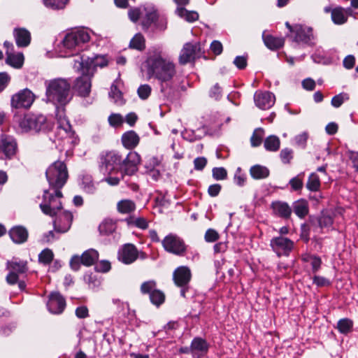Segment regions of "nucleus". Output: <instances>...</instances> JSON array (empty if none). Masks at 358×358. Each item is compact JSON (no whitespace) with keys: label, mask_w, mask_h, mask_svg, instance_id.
<instances>
[{"label":"nucleus","mask_w":358,"mask_h":358,"mask_svg":"<svg viewBox=\"0 0 358 358\" xmlns=\"http://www.w3.org/2000/svg\"><path fill=\"white\" fill-rule=\"evenodd\" d=\"M99 169L103 174H110L117 171L122 174L132 176L138 171L141 159L138 152L130 151L124 156L117 151L103 153L99 157Z\"/></svg>","instance_id":"nucleus-1"},{"label":"nucleus","mask_w":358,"mask_h":358,"mask_svg":"<svg viewBox=\"0 0 358 358\" xmlns=\"http://www.w3.org/2000/svg\"><path fill=\"white\" fill-rule=\"evenodd\" d=\"M145 66L148 78L157 79L162 84L171 80L176 73L173 62L163 57L161 52L158 51L147 57Z\"/></svg>","instance_id":"nucleus-2"},{"label":"nucleus","mask_w":358,"mask_h":358,"mask_svg":"<svg viewBox=\"0 0 358 358\" xmlns=\"http://www.w3.org/2000/svg\"><path fill=\"white\" fill-rule=\"evenodd\" d=\"M71 55L74 56L73 69L82 73L81 76L76 79L73 89L79 96H88L91 91L93 66L99 64L93 59H90V57L84 53L78 55L71 53Z\"/></svg>","instance_id":"nucleus-3"},{"label":"nucleus","mask_w":358,"mask_h":358,"mask_svg":"<svg viewBox=\"0 0 358 358\" xmlns=\"http://www.w3.org/2000/svg\"><path fill=\"white\" fill-rule=\"evenodd\" d=\"M46 97L55 104L65 106L71 99V84L63 78L52 79L45 82Z\"/></svg>","instance_id":"nucleus-4"},{"label":"nucleus","mask_w":358,"mask_h":358,"mask_svg":"<svg viewBox=\"0 0 358 358\" xmlns=\"http://www.w3.org/2000/svg\"><path fill=\"white\" fill-rule=\"evenodd\" d=\"M45 176L50 189H57V194L61 196V189L69 178L66 164L62 161L55 162L47 169Z\"/></svg>","instance_id":"nucleus-5"},{"label":"nucleus","mask_w":358,"mask_h":358,"mask_svg":"<svg viewBox=\"0 0 358 358\" xmlns=\"http://www.w3.org/2000/svg\"><path fill=\"white\" fill-rule=\"evenodd\" d=\"M19 127L22 131H45L52 128L46 116L42 114L27 113L19 121Z\"/></svg>","instance_id":"nucleus-6"},{"label":"nucleus","mask_w":358,"mask_h":358,"mask_svg":"<svg viewBox=\"0 0 358 358\" xmlns=\"http://www.w3.org/2000/svg\"><path fill=\"white\" fill-rule=\"evenodd\" d=\"M90 40V35L87 30L79 29L67 33L62 41V47L66 51L79 52L82 45L87 43Z\"/></svg>","instance_id":"nucleus-7"},{"label":"nucleus","mask_w":358,"mask_h":358,"mask_svg":"<svg viewBox=\"0 0 358 358\" xmlns=\"http://www.w3.org/2000/svg\"><path fill=\"white\" fill-rule=\"evenodd\" d=\"M52 190L54 191L52 193L49 189L44 190L43 201L40 204V208L42 212L50 217L56 215L62 208L60 199L63 195L59 196L57 194V189Z\"/></svg>","instance_id":"nucleus-8"},{"label":"nucleus","mask_w":358,"mask_h":358,"mask_svg":"<svg viewBox=\"0 0 358 358\" xmlns=\"http://www.w3.org/2000/svg\"><path fill=\"white\" fill-rule=\"evenodd\" d=\"M294 34L291 35L292 41L301 46H314L316 44V36L310 27L296 24H294Z\"/></svg>","instance_id":"nucleus-9"},{"label":"nucleus","mask_w":358,"mask_h":358,"mask_svg":"<svg viewBox=\"0 0 358 358\" xmlns=\"http://www.w3.org/2000/svg\"><path fill=\"white\" fill-rule=\"evenodd\" d=\"M164 250L178 256H184L187 251V245L182 238L174 234H169L162 241Z\"/></svg>","instance_id":"nucleus-10"},{"label":"nucleus","mask_w":358,"mask_h":358,"mask_svg":"<svg viewBox=\"0 0 358 358\" xmlns=\"http://www.w3.org/2000/svg\"><path fill=\"white\" fill-rule=\"evenodd\" d=\"M203 52L199 43H186L182 48L178 61L180 64L185 65L200 58Z\"/></svg>","instance_id":"nucleus-11"},{"label":"nucleus","mask_w":358,"mask_h":358,"mask_svg":"<svg viewBox=\"0 0 358 358\" xmlns=\"http://www.w3.org/2000/svg\"><path fill=\"white\" fill-rule=\"evenodd\" d=\"M18 151V145L15 138L9 134L0 135V154L4 159L10 160L15 157Z\"/></svg>","instance_id":"nucleus-12"},{"label":"nucleus","mask_w":358,"mask_h":358,"mask_svg":"<svg viewBox=\"0 0 358 358\" xmlns=\"http://www.w3.org/2000/svg\"><path fill=\"white\" fill-rule=\"evenodd\" d=\"M35 96L29 89H24L13 94L10 100L13 108L28 109L33 104Z\"/></svg>","instance_id":"nucleus-13"},{"label":"nucleus","mask_w":358,"mask_h":358,"mask_svg":"<svg viewBox=\"0 0 358 358\" xmlns=\"http://www.w3.org/2000/svg\"><path fill=\"white\" fill-rule=\"evenodd\" d=\"M294 245L292 240L283 236L273 238L270 242V246L278 257L289 256Z\"/></svg>","instance_id":"nucleus-14"},{"label":"nucleus","mask_w":358,"mask_h":358,"mask_svg":"<svg viewBox=\"0 0 358 358\" xmlns=\"http://www.w3.org/2000/svg\"><path fill=\"white\" fill-rule=\"evenodd\" d=\"M57 121V135L61 139H72L74 132L72 131L71 125L64 114V109H57L56 115Z\"/></svg>","instance_id":"nucleus-15"},{"label":"nucleus","mask_w":358,"mask_h":358,"mask_svg":"<svg viewBox=\"0 0 358 358\" xmlns=\"http://www.w3.org/2000/svg\"><path fill=\"white\" fill-rule=\"evenodd\" d=\"M138 257L137 248L131 243L123 245L118 250L117 259L124 264L134 263Z\"/></svg>","instance_id":"nucleus-16"},{"label":"nucleus","mask_w":358,"mask_h":358,"mask_svg":"<svg viewBox=\"0 0 358 358\" xmlns=\"http://www.w3.org/2000/svg\"><path fill=\"white\" fill-rule=\"evenodd\" d=\"M192 278V273L189 267L180 266L175 269L173 280L175 285L180 287H187Z\"/></svg>","instance_id":"nucleus-17"},{"label":"nucleus","mask_w":358,"mask_h":358,"mask_svg":"<svg viewBox=\"0 0 358 358\" xmlns=\"http://www.w3.org/2000/svg\"><path fill=\"white\" fill-rule=\"evenodd\" d=\"M66 300L59 292H53L50 296L47 303L48 310L53 314H61L66 308Z\"/></svg>","instance_id":"nucleus-18"},{"label":"nucleus","mask_w":358,"mask_h":358,"mask_svg":"<svg viewBox=\"0 0 358 358\" xmlns=\"http://www.w3.org/2000/svg\"><path fill=\"white\" fill-rule=\"evenodd\" d=\"M73 221V215L69 211L61 213L54 220V229L59 233H65L71 227Z\"/></svg>","instance_id":"nucleus-19"},{"label":"nucleus","mask_w":358,"mask_h":358,"mask_svg":"<svg viewBox=\"0 0 358 358\" xmlns=\"http://www.w3.org/2000/svg\"><path fill=\"white\" fill-rule=\"evenodd\" d=\"M256 106L262 110L272 107L275 103V96L269 92H256L254 95Z\"/></svg>","instance_id":"nucleus-20"},{"label":"nucleus","mask_w":358,"mask_h":358,"mask_svg":"<svg viewBox=\"0 0 358 358\" xmlns=\"http://www.w3.org/2000/svg\"><path fill=\"white\" fill-rule=\"evenodd\" d=\"M208 344L205 339L196 337L191 343L190 351L197 358H200L208 352Z\"/></svg>","instance_id":"nucleus-21"},{"label":"nucleus","mask_w":358,"mask_h":358,"mask_svg":"<svg viewBox=\"0 0 358 358\" xmlns=\"http://www.w3.org/2000/svg\"><path fill=\"white\" fill-rule=\"evenodd\" d=\"M271 208L275 216L285 220L290 217L292 212V208L287 203L280 201L273 202Z\"/></svg>","instance_id":"nucleus-22"},{"label":"nucleus","mask_w":358,"mask_h":358,"mask_svg":"<svg viewBox=\"0 0 358 358\" xmlns=\"http://www.w3.org/2000/svg\"><path fill=\"white\" fill-rule=\"evenodd\" d=\"M8 234L11 240L16 244L25 243L28 239V231L22 226H15L12 227Z\"/></svg>","instance_id":"nucleus-23"},{"label":"nucleus","mask_w":358,"mask_h":358,"mask_svg":"<svg viewBox=\"0 0 358 358\" xmlns=\"http://www.w3.org/2000/svg\"><path fill=\"white\" fill-rule=\"evenodd\" d=\"M121 141L125 148L133 150L139 144L140 137L136 131L130 130L122 135Z\"/></svg>","instance_id":"nucleus-24"},{"label":"nucleus","mask_w":358,"mask_h":358,"mask_svg":"<svg viewBox=\"0 0 358 358\" xmlns=\"http://www.w3.org/2000/svg\"><path fill=\"white\" fill-rule=\"evenodd\" d=\"M13 36L18 47H27L31 42V34L24 28H15Z\"/></svg>","instance_id":"nucleus-25"},{"label":"nucleus","mask_w":358,"mask_h":358,"mask_svg":"<svg viewBox=\"0 0 358 358\" xmlns=\"http://www.w3.org/2000/svg\"><path fill=\"white\" fill-rule=\"evenodd\" d=\"M351 9H344L342 7H337L331 10V19L336 24H343L348 20V16L350 13Z\"/></svg>","instance_id":"nucleus-26"},{"label":"nucleus","mask_w":358,"mask_h":358,"mask_svg":"<svg viewBox=\"0 0 358 358\" xmlns=\"http://www.w3.org/2000/svg\"><path fill=\"white\" fill-rule=\"evenodd\" d=\"M292 209L299 218L303 219L309 213L308 203L305 199H299L293 203Z\"/></svg>","instance_id":"nucleus-27"},{"label":"nucleus","mask_w":358,"mask_h":358,"mask_svg":"<svg viewBox=\"0 0 358 358\" xmlns=\"http://www.w3.org/2000/svg\"><path fill=\"white\" fill-rule=\"evenodd\" d=\"M266 46L272 50L280 49L284 45L285 39L282 37H275L272 35L263 36Z\"/></svg>","instance_id":"nucleus-28"},{"label":"nucleus","mask_w":358,"mask_h":358,"mask_svg":"<svg viewBox=\"0 0 358 358\" xmlns=\"http://www.w3.org/2000/svg\"><path fill=\"white\" fill-rule=\"evenodd\" d=\"M99 254L95 249H88L85 250L81 255L83 259V265L85 266H91L94 265L99 259Z\"/></svg>","instance_id":"nucleus-29"},{"label":"nucleus","mask_w":358,"mask_h":358,"mask_svg":"<svg viewBox=\"0 0 358 358\" xmlns=\"http://www.w3.org/2000/svg\"><path fill=\"white\" fill-rule=\"evenodd\" d=\"M116 222L111 219H105L99 226V233L103 236L112 234L116 229Z\"/></svg>","instance_id":"nucleus-30"},{"label":"nucleus","mask_w":358,"mask_h":358,"mask_svg":"<svg viewBox=\"0 0 358 358\" xmlns=\"http://www.w3.org/2000/svg\"><path fill=\"white\" fill-rule=\"evenodd\" d=\"M8 268L15 273L19 274L25 273L27 270V262L26 261H10L8 262Z\"/></svg>","instance_id":"nucleus-31"},{"label":"nucleus","mask_w":358,"mask_h":358,"mask_svg":"<svg viewBox=\"0 0 358 358\" xmlns=\"http://www.w3.org/2000/svg\"><path fill=\"white\" fill-rule=\"evenodd\" d=\"M129 47L141 52L145 50L146 46L144 36L141 33L136 34L131 39Z\"/></svg>","instance_id":"nucleus-32"},{"label":"nucleus","mask_w":358,"mask_h":358,"mask_svg":"<svg viewBox=\"0 0 358 358\" xmlns=\"http://www.w3.org/2000/svg\"><path fill=\"white\" fill-rule=\"evenodd\" d=\"M117 209L122 214H129L135 210L136 204L130 199H123L117 203Z\"/></svg>","instance_id":"nucleus-33"},{"label":"nucleus","mask_w":358,"mask_h":358,"mask_svg":"<svg viewBox=\"0 0 358 358\" xmlns=\"http://www.w3.org/2000/svg\"><path fill=\"white\" fill-rule=\"evenodd\" d=\"M113 303L117 306V313L123 317L133 316L135 313L134 310H131L128 303L122 302L118 299H113Z\"/></svg>","instance_id":"nucleus-34"},{"label":"nucleus","mask_w":358,"mask_h":358,"mask_svg":"<svg viewBox=\"0 0 358 358\" xmlns=\"http://www.w3.org/2000/svg\"><path fill=\"white\" fill-rule=\"evenodd\" d=\"M251 176L256 180L266 178L269 176V170L261 165H255L250 169Z\"/></svg>","instance_id":"nucleus-35"},{"label":"nucleus","mask_w":358,"mask_h":358,"mask_svg":"<svg viewBox=\"0 0 358 358\" xmlns=\"http://www.w3.org/2000/svg\"><path fill=\"white\" fill-rule=\"evenodd\" d=\"M176 13L178 16L185 19L189 22H195L199 19V14L196 11L187 10L184 7H178Z\"/></svg>","instance_id":"nucleus-36"},{"label":"nucleus","mask_w":358,"mask_h":358,"mask_svg":"<svg viewBox=\"0 0 358 358\" xmlns=\"http://www.w3.org/2000/svg\"><path fill=\"white\" fill-rule=\"evenodd\" d=\"M264 146L267 151L276 152L280 146V141L276 136H269L264 140Z\"/></svg>","instance_id":"nucleus-37"},{"label":"nucleus","mask_w":358,"mask_h":358,"mask_svg":"<svg viewBox=\"0 0 358 358\" xmlns=\"http://www.w3.org/2000/svg\"><path fill=\"white\" fill-rule=\"evenodd\" d=\"M158 13L153 10L148 12L142 20L141 25L144 31L148 30L153 24L155 26V21L157 20Z\"/></svg>","instance_id":"nucleus-38"},{"label":"nucleus","mask_w":358,"mask_h":358,"mask_svg":"<svg viewBox=\"0 0 358 358\" xmlns=\"http://www.w3.org/2000/svg\"><path fill=\"white\" fill-rule=\"evenodd\" d=\"M353 321L349 318H343L338 321L336 329L343 334L351 332L353 328Z\"/></svg>","instance_id":"nucleus-39"},{"label":"nucleus","mask_w":358,"mask_h":358,"mask_svg":"<svg viewBox=\"0 0 358 358\" xmlns=\"http://www.w3.org/2000/svg\"><path fill=\"white\" fill-rule=\"evenodd\" d=\"M6 63L16 69H20L24 63V55L22 53L8 54Z\"/></svg>","instance_id":"nucleus-40"},{"label":"nucleus","mask_w":358,"mask_h":358,"mask_svg":"<svg viewBox=\"0 0 358 358\" xmlns=\"http://www.w3.org/2000/svg\"><path fill=\"white\" fill-rule=\"evenodd\" d=\"M157 289H158L157 288V282L153 280L143 282L140 287V291L141 294L149 295V298Z\"/></svg>","instance_id":"nucleus-41"},{"label":"nucleus","mask_w":358,"mask_h":358,"mask_svg":"<svg viewBox=\"0 0 358 358\" xmlns=\"http://www.w3.org/2000/svg\"><path fill=\"white\" fill-rule=\"evenodd\" d=\"M43 4L48 8L59 10L64 9L69 0H43Z\"/></svg>","instance_id":"nucleus-42"},{"label":"nucleus","mask_w":358,"mask_h":358,"mask_svg":"<svg viewBox=\"0 0 358 358\" xmlns=\"http://www.w3.org/2000/svg\"><path fill=\"white\" fill-rule=\"evenodd\" d=\"M320 179L319 176L315 173H312L308 179L307 183H306V187L312 192H317L320 188Z\"/></svg>","instance_id":"nucleus-43"},{"label":"nucleus","mask_w":358,"mask_h":358,"mask_svg":"<svg viewBox=\"0 0 358 358\" xmlns=\"http://www.w3.org/2000/svg\"><path fill=\"white\" fill-rule=\"evenodd\" d=\"M54 258V254L52 250L45 248L38 255V262L44 265L50 264Z\"/></svg>","instance_id":"nucleus-44"},{"label":"nucleus","mask_w":358,"mask_h":358,"mask_svg":"<svg viewBox=\"0 0 358 358\" xmlns=\"http://www.w3.org/2000/svg\"><path fill=\"white\" fill-rule=\"evenodd\" d=\"M81 186L84 191L89 194L94 193L96 187L92 180V176H84L82 178Z\"/></svg>","instance_id":"nucleus-45"},{"label":"nucleus","mask_w":358,"mask_h":358,"mask_svg":"<svg viewBox=\"0 0 358 358\" xmlns=\"http://www.w3.org/2000/svg\"><path fill=\"white\" fill-rule=\"evenodd\" d=\"M165 294L160 289H157L150 297V302L156 307H159L165 301Z\"/></svg>","instance_id":"nucleus-46"},{"label":"nucleus","mask_w":358,"mask_h":358,"mask_svg":"<svg viewBox=\"0 0 358 358\" xmlns=\"http://www.w3.org/2000/svg\"><path fill=\"white\" fill-rule=\"evenodd\" d=\"M264 134V131L262 128H257L254 131L250 138V142L252 147H257L261 145Z\"/></svg>","instance_id":"nucleus-47"},{"label":"nucleus","mask_w":358,"mask_h":358,"mask_svg":"<svg viewBox=\"0 0 358 358\" xmlns=\"http://www.w3.org/2000/svg\"><path fill=\"white\" fill-rule=\"evenodd\" d=\"M127 221L129 224H133L141 229H145L148 227V222L144 217H131L127 219Z\"/></svg>","instance_id":"nucleus-48"},{"label":"nucleus","mask_w":358,"mask_h":358,"mask_svg":"<svg viewBox=\"0 0 358 358\" xmlns=\"http://www.w3.org/2000/svg\"><path fill=\"white\" fill-rule=\"evenodd\" d=\"M280 158L285 164H289L294 158L293 150L286 148L282 149L280 152Z\"/></svg>","instance_id":"nucleus-49"},{"label":"nucleus","mask_w":358,"mask_h":358,"mask_svg":"<svg viewBox=\"0 0 358 358\" xmlns=\"http://www.w3.org/2000/svg\"><path fill=\"white\" fill-rule=\"evenodd\" d=\"M308 133L307 131H303L301 134L296 136L294 137L295 144L302 148L304 149L306 147V143L308 138Z\"/></svg>","instance_id":"nucleus-50"},{"label":"nucleus","mask_w":358,"mask_h":358,"mask_svg":"<svg viewBox=\"0 0 358 358\" xmlns=\"http://www.w3.org/2000/svg\"><path fill=\"white\" fill-rule=\"evenodd\" d=\"M108 120L109 124L113 127H120L124 122L123 117L120 114H118V113H112L108 117Z\"/></svg>","instance_id":"nucleus-51"},{"label":"nucleus","mask_w":358,"mask_h":358,"mask_svg":"<svg viewBox=\"0 0 358 358\" xmlns=\"http://www.w3.org/2000/svg\"><path fill=\"white\" fill-rule=\"evenodd\" d=\"M151 91V87L148 84H145L139 86L137 90V93L141 99L145 100L150 96Z\"/></svg>","instance_id":"nucleus-52"},{"label":"nucleus","mask_w":358,"mask_h":358,"mask_svg":"<svg viewBox=\"0 0 358 358\" xmlns=\"http://www.w3.org/2000/svg\"><path fill=\"white\" fill-rule=\"evenodd\" d=\"M349 99V96L345 93H341L331 99V105L335 108L340 107L345 101Z\"/></svg>","instance_id":"nucleus-53"},{"label":"nucleus","mask_w":358,"mask_h":358,"mask_svg":"<svg viewBox=\"0 0 358 358\" xmlns=\"http://www.w3.org/2000/svg\"><path fill=\"white\" fill-rule=\"evenodd\" d=\"M320 228L329 227L333 224V218L330 215H323L317 219Z\"/></svg>","instance_id":"nucleus-54"},{"label":"nucleus","mask_w":358,"mask_h":358,"mask_svg":"<svg viewBox=\"0 0 358 358\" xmlns=\"http://www.w3.org/2000/svg\"><path fill=\"white\" fill-rule=\"evenodd\" d=\"M220 238L218 232L213 229H208L204 235V239L208 243H213Z\"/></svg>","instance_id":"nucleus-55"},{"label":"nucleus","mask_w":358,"mask_h":358,"mask_svg":"<svg viewBox=\"0 0 358 358\" xmlns=\"http://www.w3.org/2000/svg\"><path fill=\"white\" fill-rule=\"evenodd\" d=\"M227 172L223 167H216L213 169V177L217 180H224L227 178Z\"/></svg>","instance_id":"nucleus-56"},{"label":"nucleus","mask_w":358,"mask_h":358,"mask_svg":"<svg viewBox=\"0 0 358 358\" xmlns=\"http://www.w3.org/2000/svg\"><path fill=\"white\" fill-rule=\"evenodd\" d=\"M313 282L317 287H325V286H329L331 285V282L329 281V279H327L323 276L317 275H315L313 276Z\"/></svg>","instance_id":"nucleus-57"},{"label":"nucleus","mask_w":358,"mask_h":358,"mask_svg":"<svg viewBox=\"0 0 358 358\" xmlns=\"http://www.w3.org/2000/svg\"><path fill=\"white\" fill-rule=\"evenodd\" d=\"M110 268V263L107 260H102L99 262L95 266L96 271L101 273H106L109 271Z\"/></svg>","instance_id":"nucleus-58"},{"label":"nucleus","mask_w":358,"mask_h":358,"mask_svg":"<svg viewBox=\"0 0 358 358\" xmlns=\"http://www.w3.org/2000/svg\"><path fill=\"white\" fill-rule=\"evenodd\" d=\"M310 228L307 224H301L300 237L306 243L310 241Z\"/></svg>","instance_id":"nucleus-59"},{"label":"nucleus","mask_w":358,"mask_h":358,"mask_svg":"<svg viewBox=\"0 0 358 358\" xmlns=\"http://www.w3.org/2000/svg\"><path fill=\"white\" fill-rule=\"evenodd\" d=\"M83 264V259L81 256L74 255L70 260V266L71 269L77 271L80 269V265Z\"/></svg>","instance_id":"nucleus-60"},{"label":"nucleus","mask_w":358,"mask_h":358,"mask_svg":"<svg viewBox=\"0 0 358 358\" xmlns=\"http://www.w3.org/2000/svg\"><path fill=\"white\" fill-rule=\"evenodd\" d=\"M310 265L312 267V273H316L321 268V266L322 264V259L319 256L315 255L314 257L311 258Z\"/></svg>","instance_id":"nucleus-61"},{"label":"nucleus","mask_w":358,"mask_h":358,"mask_svg":"<svg viewBox=\"0 0 358 358\" xmlns=\"http://www.w3.org/2000/svg\"><path fill=\"white\" fill-rule=\"evenodd\" d=\"M167 20L164 16L157 15V20L155 21V28L159 31H164L166 29Z\"/></svg>","instance_id":"nucleus-62"},{"label":"nucleus","mask_w":358,"mask_h":358,"mask_svg":"<svg viewBox=\"0 0 358 358\" xmlns=\"http://www.w3.org/2000/svg\"><path fill=\"white\" fill-rule=\"evenodd\" d=\"M209 96L215 100H218L222 96V88L218 83L212 87L209 92Z\"/></svg>","instance_id":"nucleus-63"},{"label":"nucleus","mask_w":358,"mask_h":358,"mask_svg":"<svg viewBox=\"0 0 358 358\" xmlns=\"http://www.w3.org/2000/svg\"><path fill=\"white\" fill-rule=\"evenodd\" d=\"M289 184L294 191L301 190L303 185V180L299 176L292 178L289 180Z\"/></svg>","instance_id":"nucleus-64"}]
</instances>
